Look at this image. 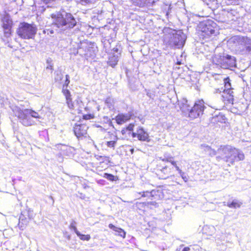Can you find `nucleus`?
Masks as SVG:
<instances>
[{
    "mask_svg": "<svg viewBox=\"0 0 251 251\" xmlns=\"http://www.w3.org/2000/svg\"><path fill=\"white\" fill-rule=\"evenodd\" d=\"M51 17L52 25L58 28L61 32L68 36L74 33L72 29L77 25V22L71 13L63 11L52 14Z\"/></svg>",
    "mask_w": 251,
    "mask_h": 251,
    "instance_id": "1",
    "label": "nucleus"
},
{
    "mask_svg": "<svg viewBox=\"0 0 251 251\" xmlns=\"http://www.w3.org/2000/svg\"><path fill=\"white\" fill-rule=\"evenodd\" d=\"M151 186L148 183H143L141 185L142 191L137 192L135 195L137 199L147 197L151 200V201L145 202V204L151 208H153L158 206L156 201L163 198V194L161 190H149V187Z\"/></svg>",
    "mask_w": 251,
    "mask_h": 251,
    "instance_id": "2",
    "label": "nucleus"
},
{
    "mask_svg": "<svg viewBox=\"0 0 251 251\" xmlns=\"http://www.w3.org/2000/svg\"><path fill=\"white\" fill-rule=\"evenodd\" d=\"M230 49L237 53H251V39L247 36H236L231 38L227 42Z\"/></svg>",
    "mask_w": 251,
    "mask_h": 251,
    "instance_id": "3",
    "label": "nucleus"
},
{
    "mask_svg": "<svg viewBox=\"0 0 251 251\" xmlns=\"http://www.w3.org/2000/svg\"><path fill=\"white\" fill-rule=\"evenodd\" d=\"M186 39V35L182 30H173L171 33L164 34V43L171 48H181L184 46Z\"/></svg>",
    "mask_w": 251,
    "mask_h": 251,
    "instance_id": "4",
    "label": "nucleus"
},
{
    "mask_svg": "<svg viewBox=\"0 0 251 251\" xmlns=\"http://www.w3.org/2000/svg\"><path fill=\"white\" fill-rule=\"evenodd\" d=\"M213 62L218 66L224 69H230L236 67V60L234 56L223 53L216 55L213 58Z\"/></svg>",
    "mask_w": 251,
    "mask_h": 251,
    "instance_id": "5",
    "label": "nucleus"
},
{
    "mask_svg": "<svg viewBox=\"0 0 251 251\" xmlns=\"http://www.w3.org/2000/svg\"><path fill=\"white\" fill-rule=\"evenodd\" d=\"M35 25L25 22L21 23L17 30L18 35L23 39H29L34 37L37 32Z\"/></svg>",
    "mask_w": 251,
    "mask_h": 251,
    "instance_id": "6",
    "label": "nucleus"
},
{
    "mask_svg": "<svg viewBox=\"0 0 251 251\" xmlns=\"http://www.w3.org/2000/svg\"><path fill=\"white\" fill-rule=\"evenodd\" d=\"M12 109L15 115L18 117L20 122L25 126H29L34 124V122L28 114V109L21 110L19 107L13 106Z\"/></svg>",
    "mask_w": 251,
    "mask_h": 251,
    "instance_id": "7",
    "label": "nucleus"
},
{
    "mask_svg": "<svg viewBox=\"0 0 251 251\" xmlns=\"http://www.w3.org/2000/svg\"><path fill=\"white\" fill-rule=\"evenodd\" d=\"M204 103V101L202 100L196 101L194 106L191 108H190L189 111H187L189 114V117L194 119L202 115L205 108Z\"/></svg>",
    "mask_w": 251,
    "mask_h": 251,
    "instance_id": "8",
    "label": "nucleus"
},
{
    "mask_svg": "<svg viewBox=\"0 0 251 251\" xmlns=\"http://www.w3.org/2000/svg\"><path fill=\"white\" fill-rule=\"evenodd\" d=\"M200 27L201 28L202 36L204 38H208L215 33L217 24L212 20H208L201 23Z\"/></svg>",
    "mask_w": 251,
    "mask_h": 251,
    "instance_id": "9",
    "label": "nucleus"
},
{
    "mask_svg": "<svg viewBox=\"0 0 251 251\" xmlns=\"http://www.w3.org/2000/svg\"><path fill=\"white\" fill-rule=\"evenodd\" d=\"M57 149L60 151L58 154V160L59 162L63 161L62 156H72L75 152L74 148L63 144H57L56 145Z\"/></svg>",
    "mask_w": 251,
    "mask_h": 251,
    "instance_id": "10",
    "label": "nucleus"
},
{
    "mask_svg": "<svg viewBox=\"0 0 251 251\" xmlns=\"http://www.w3.org/2000/svg\"><path fill=\"white\" fill-rule=\"evenodd\" d=\"M2 27L4 30V36L9 37L11 35V30L12 25V21L8 15H5L2 19Z\"/></svg>",
    "mask_w": 251,
    "mask_h": 251,
    "instance_id": "11",
    "label": "nucleus"
},
{
    "mask_svg": "<svg viewBox=\"0 0 251 251\" xmlns=\"http://www.w3.org/2000/svg\"><path fill=\"white\" fill-rule=\"evenodd\" d=\"M88 127L85 124H75L74 127V132L78 139L85 137Z\"/></svg>",
    "mask_w": 251,
    "mask_h": 251,
    "instance_id": "12",
    "label": "nucleus"
},
{
    "mask_svg": "<svg viewBox=\"0 0 251 251\" xmlns=\"http://www.w3.org/2000/svg\"><path fill=\"white\" fill-rule=\"evenodd\" d=\"M32 218V216L29 215V211H24L21 213L19 219L18 226L21 230H24L27 223L28 219Z\"/></svg>",
    "mask_w": 251,
    "mask_h": 251,
    "instance_id": "13",
    "label": "nucleus"
},
{
    "mask_svg": "<svg viewBox=\"0 0 251 251\" xmlns=\"http://www.w3.org/2000/svg\"><path fill=\"white\" fill-rule=\"evenodd\" d=\"M232 148V147L229 145H222L218 148L216 152L215 151H213V152H214V154H218L219 155L217 157V158L223 160L226 155L230 153Z\"/></svg>",
    "mask_w": 251,
    "mask_h": 251,
    "instance_id": "14",
    "label": "nucleus"
},
{
    "mask_svg": "<svg viewBox=\"0 0 251 251\" xmlns=\"http://www.w3.org/2000/svg\"><path fill=\"white\" fill-rule=\"evenodd\" d=\"M233 155L231 158L228 160L230 162H235L244 160L245 156L241 151L234 148L233 149Z\"/></svg>",
    "mask_w": 251,
    "mask_h": 251,
    "instance_id": "15",
    "label": "nucleus"
},
{
    "mask_svg": "<svg viewBox=\"0 0 251 251\" xmlns=\"http://www.w3.org/2000/svg\"><path fill=\"white\" fill-rule=\"evenodd\" d=\"M171 174V169L167 166L163 167L158 171L157 175L160 179H165L169 177Z\"/></svg>",
    "mask_w": 251,
    "mask_h": 251,
    "instance_id": "16",
    "label": "nucleus"
},
{
    "mask_svg": "<svg viewBox=\"0 0 251 251\" xmlns=\"http://www.w3.org/2000/svg\"><path fill=\"white\" fill-rule=\"evenodd\" d=\"M62 92L65 97L66 103L68 107L71 109H74L75 108V106L72 100L70 91L69 90L64 89L63 90H62Z\"/></svg>",
    "mask_w": 251,
    "mask_h": 251,
    "instance_id": "17",
    "label": "nucleus"
},
{
    "mask_svg": "<svg viewBox=\"0 0 251 251\" xmlns=\"http://www.w3.org/2000/svg\"><path fill=\"white\" fill-rule=\"evenodd\" d=\"M131 114H119L116 117V121L118 125H122L126 122L131 118Z\"/></svg>",
    "mask_w": 251,
    "mask_h": 251,
    "instance_id": "18",
    "label": "nucleus"
},
{
    "mask_svg": "<svg viewBox=\"0 0 251 251\" xmlns=\"http://www.w3.org/2000/svg\"><path fill=\"white\" fill-rule=\"evenodd\" d=\"M138 139L142 141L149 142V136L148 133L145 131L143 127H139L138 129Z\"/></svg>",
    "mask_w": 251,
    "mask_h": 251,
    "instance_id": "19",
    "label": "nucleus"
},
{
    "mask_svg": "<svg viewBox=\"0 0 251 251\" xmlns=\"http://www.w3.org/2000/svg\"><path fill=\"white\" fill-rule=\"evenodd\" d=\"M108 227L116 232L115 235L120 236L123 238L126 237V232L122 228L117 227L112 224H110Z\"/></svg>",
    "mask_w": 251,
    "mask_h": 251,
    "instance_id": "20",
    "label": "nucleus"
},
{
    "mask_svg": "<svg viewBox=\"0 0 251 251\" xmlns=\"http://www.w3.org/2000/svg\"><path fill=\"white\" fill-rule=\"evenodd\" d=\"M120 57V56L115 53L110 54L107 61L108 64L112 67H114L117 65Z\"/></svg>",
    "mask_w": 251,
    "mask_h": 251,
    "instance_id": "21",
    "label": "nucleus"
},
{
    "mask_svg": "<svg viewBox=\"0 0 251 251\" xmlns=\"http://www.w3.org/2000/svg\"><path fill=\"white\" fill-rule=\"evenodd\" d=\"M233 93V91L230 92V93H228V92H223L222 97L223 98V100L225 103L226 101L228 103H233L234 100Z\"/></svg>",
    "mask_w": 251,
    "mask_h": 251,
    "instance_id": "22",
    "label": "nucleus"
},
{
    "mask_svg": "<svg viewBox=\"0 0 251 251\" xmlns=\"http://www.w3.org/2000/svg\"><path fill=\"white\" fill-rule=\"evenodd\" d=\"M186 99H183L181 101H178V105L180 110L183 112H187L190 110V106L187 103Z\"/></svg>",
    "mask_w": 251,
    "mask_h": 251,
    "instance_id": "23",
    "label": "nucleus"
},
{
    "mask_svg": "<svg viewBox=\"0 0 251 251\" xmlns=\"http://www.w3.org/2000/svg\"><path fill=\"white\" fill-rule=\"evenodd\" d=\"M203 2L212 10H214L219 7L218 0H202Z\"/></svg>",
    "mask_w": 251,
    "mask_h": 251,
    "instance_id": "24",
    "label": "nucleus"
},
{
    "mask_svg": "<svg viewBox=\"0 0 251 251\" xmlns=\"http://www.w3.org/2000/svg\"><path fill=\"white\" fill-rule=\"evenodd\" d=\"M226 120V118L225 116L223 114L219 113L218 115H215L212 117V121L214 123H225Z\"/></svg>",
    "mask_w": 251,
    "mask_h": 251,
    "instance_id": "25",
    "label": "nucleus"
},
{
    "mask_svg": "<svg viewBox=\"0 0 251 251\" xmlns=\"http://www.w3.org/2000/svg\"><path fill=\"white\" fill-rule=\"evenodd\" d=\"M132 1L134 5L141 7L154 2V0H132Z\"/></svg>",
    "mask_w": 251,
    "mask_h": 251,
    "instance_id": "26",
    "label": "nucleus"
},
{
    "mask_svg": "<svg viewBox=\"0 0 251 251\" xmlns=\"http://www.w3.org/2000/svg\"><path fill=\"white\" fill-rule=\"evenodd\" d=\"M242 203V202L240 201L234 199L232 201H228L226 205L231 208H236L240 207Z\"/></svg>",
    "mask_w": 251,
    "mask_h": 251,
    "instance_id": "27",
    "label": "nucleus"
},
{
    "mask_svg": "<svg viewBox=\"0 0 251 251\" xmlns=\"http://www.w3.org/2000/svg\"><path fill=\"white\" fill-rule=\"evenodd\" d=\"M224 83L225 89L223 90V92H228V93H230V92L233 91L231 87V84L229 77H226L224 79Z\"/></svg>",
    "mask_w": 251,
    "mask_h": 251,
    "instance_id": "28",
    "label": "nucleus"
},
{
    "mask_svg": "<svg viewBox=\"0 0 251 251\" xmlns=\"http://www.w3.org/2000/svg\"><path fill=\"white\" fill-rule=\"evenodd\" d=\"M54 81L56 82L60 83L63 78V74L60 70L55 71L54 73Z\"/></svg>",
    "mask_w": 251,
    "mask_h": 251,
    "instance_id": "29",
    "label": "nucleus"
},
{
    "mask_svg": "<svg viewBox=\"0 0 251 251\" xmlns=\"http://www.w3.org/2000/svg\"><path fill=\"white\" fill-rule=\"evenodd\" d=\"M103 177L111 181H116L118 179L117 176L106 173H104Z\"/></svg>",
    "mask_w": 251,
    "mask_h": 251,
    "instance_id": "30",
    "label": "nucleus"
},
{
    "mask_svg": "<svg viewBox=\"0 0 251 251\" xmlns=\"http://www.w3.org/2000/svg\"><path fill=\"white\" fill-rule=\"evenodd\" d=\"M105 103L107 105L109 109L114 108V99L111 97H107L105 100Z\"/></svg>",
    "mask_w": 251,
    "mask_h": 251,
    "instance_id": "31",
    "label": "nucleus"
},
{
    "mask_svg": "<svg viewBox=\"0 0 251 251\" xmlns=\"http://www.w3.org/2000/svg\"><path fill=\"white\" fill-rule=\"evenodd\" d=\"M233 149L234 148H232V150H231V151H230V153H229L228 154H227L224 157V159H223V161L227 163L228 165H229L230 164H233L234 163V162H230L228 160H229V159H230V158H231V156L233 155L232 153L233 152Z\"/></svg>",
    "mask_w": 251,
    "mask_h": 251,
    "instance_id": "32",
    "label": "nucleus"
},
{
    "mask_svg": "<svg viewBox=\"0 0 251 251\" xmlns=\"http://www.w3.org/2000/svg\"><path fill=\"white\" fill-rule=\"evenodd\" d=\"M78 237L80 238V240L83 241H89L90 238V235L89 234L85 235L81 234L79 231L77 232L76 234Z\"/></svg>",
    "mask_w": 251,
    "mask_h": 251,
    "instance_id": "33",
    "label": "nucleus"
},
{
    "mask_svg": "<svg viewBox=\"0 0 251 251\" xmlns=\"http://www.w3.org/2000/svg\"><path fill=\"white\" fill-rule=\"evenodd\" d=\"M70 82V76L69 75H65V80L64 83L63 85L62 90H63L64 89V90H68L67 89V87H68Z\"/></svg>",
    "mask_w": 251,
    "mask_h": 251,
    "instance_id": "34",
    "label": "nucleus"
},
{
    "mask_svg": "<svg viewBox=\"0 0 251 251\" xmlns=\"http://www.w3.org/2000/svg\"><path fill=\"white\" fill-rule=\"evenodd\" d=\"M76 223L74 220H72L70 225L69 226L70 229L73 230L74 232L76 234L78 231L76 227Z\"/></svg>",
    "mask_w": 251,
    "mask_h": 251,
    "instance_id": "35",
    "label": "nucleus"
},
{
    "mask_svg": "<svg viewBox=\"0 0 251 251\" xmlns=\"http://www.w3.org/2000/svg\"><path fill=\"white\" fill-rule=\"evenodd\" d=\"M112 51V53H115V54H118V55L120 56L121 52V46L119 44L117 45L115 47L113 48Z\"/></svg>",
    "mask_w": 251,
    "mask_h": 251,
    "instance_id": "36",
    "label": "nucleus"
},
{
    "mask_svg": "<svg viewBox=\"0 0 251 251\" xmlns=\"http://www.w3.org/2000/svg\"><path fill=\"white\" fill-rule=\"evenodd\" d=\"M28 114L31 118H40V116L38 113L33 110H28Z\"/></svg>",
    "mask_w": 251,
    "mask_h": 251,
    "instance_id": "37",
    "label": "nucleus"
},
{
    "mask_svg": "<svg viewBox=\"0 0 251 251\" xmlns=\"http://www.w3.org/2000/svg\"><path fill=\"white\" fill-rule=\"evenodd\" d=\"M179 175L184 182H186L188 181L189 177L184 172H180Z\"/></svg>",
    "mask_w": 251,
    "mask_h": 251,
    "instance_id": "38",
    "label": "nucleus"
},
{
    "mask_svg": "<svg viewBox=\"0 0 251 251\" xmlns=\"http://www.w3.org/2000/svg\"><path fill=\"white\" fill-rule=\"evenodd\" d=\"M116 144V141H110L107 142L106 145L109 148H114Z\"/></svg>",
    "mask_w": 251,
    "mask_h": 251,
    "instance_id": "39",
    "label": "nucleus"
},
{
    "mask_svg": "<svg viewBox=\"0 0 251 251\" xmlns=\"http://www.w3.org/2000/svg\"><path fill=\"white\" fill-rule=\"evenodd\" d=\"M173 158L172 157L167 158L166 161L167 162H170L172 165L174 166L176 163V161L173 160Z\"/></svg>",
    "mask_w": 251,
    "mask_h": 251,
    "instance_id": "40",
    "label": "nucleus"
},
{
    "mask_svg": "<svg viewBox=\"0 0 251 251\" xmlns=\"http://www.w3.org/2000/svg\"><path fill=\"white\" fill-rule=\"evenodd\" d=\"M93 116L91 114H86L83 116V118L85 120L91 119L93 118Z\"/></svg>",
    "mask_w": 251,
    "mask_h": 251,
    "instance_id": "41",
    "label": "nucleus"
},
{
    "mask_svg": "<svg viewBox=\"0 0 251 251\" xmlns=\"http://www.w3.org/2000/svg\"><path fill=\"white\" fill-rule=\"evenodd\" d=\"M133 127L134 125L130 124L127 126L126 128L129 131H132L133 130Z\"/></svg>",
    "mask_w": 251,
    "mask_h": 251,
    "instance_id": "42",
    "label": "nucleus"
},
{
    "mask_svg": "<svg viewBox=\"0 0 251 251\" xmlns=\"http://www.w3.org/2000/svg\"><path fill=\"white\" fill-rule=\"evenodd\" d=\"M146 95L147 96H148L151 99H153V94H152L150 92V91H147Z\"/></svg>",
    "mask_w": 251,
    "mask_h": 251,
    "instance_id": "43",
    "label": "nucleus"
},
{
    "mask_svg": "<svg viewBox=\"0 0 251 251\" xmlns=\"http://www.w3.org/2000/svg\"><path fill=\"white\" fill-rule=\"evenodd\" d=\"M174 166L175 167L176 170L178 172L179 174H180V172H182L181 170L179 168V167L177 165L176 163Z\"/></svg>",
    "mask_w": 251,
    "mask_h": 251,
    "instance_id": "44",
    "label": "nucleus"
},
{
    "mask_svg": "<svg viewBox=\"0 0 251 251\" xmlns=\"http://www.w3.org/2000/svg\"><path fill=\"white\" fill-rule=\"evenodd\" d=\"M138 129L137 130L136 132H132V137L133 138L136 137H137L138 138Z\"/></svg>",
    "mask_w": 251,
    "mask_h": 251,
    "instance_id": "45",
    "label": "nucleus"
},
{
    "mask_svg": "<svg viewBox=\"0 0 251 251\" xmlns=\"http://www.w3.org/2000/svg\"><path fill=\"white\" fill-rule=\"evenodd\" d=\"M181 251H192L190 247H184Z\"/></svg>",
    "mask_w": 251,
    "mask_h": 251,
    "instance_id": "46",
    "label": "nucleus"
},
{
    "mask_svg": "<svg viewBox=\"0 0 251 251\" xmlns=\"http://www.w3.org/2000/svg\"><path fill=\"white\" fill-rule=\"evenodd\" d=\"M47 69H50L52 71L53 70V66L52 65H49L47 67Z\"/></svg>",
    "mask_w": 251,
    "mask_h": 251,
    "instance_id": "47",
    "label": "nucleus"
},
{
    "mask_svg": "<svg viewBox=\"0 0 251 251\" xmlns=\"http://www.w3.org/2000/svg\"><path fill=\"white\" fill-rule=\"evenodd\" d=\"M204 146L205 147L206 150H207V151H209V150H211V148L209 146H208L207 145V146Z\"/></svg>",
    "mask_w": 251,
    "mask_h": 251,
    "instance_id": "48",
    "label": "nucleus"
},
{
    "mask_svg": "<svg viewBox=\"0 0 251 251\" xmlns=\"http://www.w3.org/2000/svg\"><path fill=\"white\" fill-rule=\"evenodd\" d=\"M49 198H50V200H51V201H52V203H54V200H53V199L52 197V196H50Z\"/></svg>",
    "mask_w": 251,
    "mask_h": 251,
    "instance_id": "49",
    "label": "nucleus"
},
{
    "mask_svg": "<svg viewBox=\"0 0 251 251\" xmlns=\"http://www.w3.org/2000/svg\"><path fill=\"white\" fill-rule=\"evenodd\" d=\"M130 151L131 152V154H133L134 152V149H131L130 150Z\"/></svg>",
    "mask_w": 251,
    "mask_h": 251,
    "instance_id": "50",
    "label": "nucleus"
},
{
    "mask_svg": "<svg viewBox=\"0 0 251 251\" xmlns=\"http://www.w3.org/2000/svg\"><path fill=\"white\" fill-rule=\"evenodd\" d=\"M211 107L214 108V109H218V108L216 107V106H210Z\"/></svg>",
    "mask_w": 251,
    "mask_h": 251,
    "instance_id": "51",
    "label": "nucleus"
},
{
    "mask_svg": "<svg viewBox=\"0 0 251 251\" xmlns=\"http://www.w3.org/2000/svg\"><path fill=\"white\" fill-rule=\"evenodd\" d=\"M160 159H161L163 161L167 162V161H166V159H167V158H163V159H161V158H160Z\"/></svg>",
    "mask_w": 251,
    "mask_h": 251,
    "instance_id": "52",
    "label": "nucleus"
},
{
    "mask_svg": "<svg viewBox=\"0 0 251 251\" xmlns=\"http://www.w3.org/2000/svg\"><path fill=\"white\" fill-rule=\"evenodd\" d=\"M176 64L179 65L181 64V62L180 61H177Z\"/></svg>",
    "mask_w": 251,
    "mask_h": 251,
    "instance_id": "53",
    "label": "nucleus"
},
{
    "mask_svg": "<svg viewBox=\"0 0 251 251\" xmlns=\"http://www.w3.org/2000/svg\"><path fill=\"white\" fill-rule=\"evenodd\" d=\"M67 239H68V240H70V235L67 236Z\"/></svg>",
    "mask_w": 251,
    "mask_h": 251,
    "instance_id": "54",
    "label": "nucleus"
},
{
    "mask_svg": "<svg viewBox=\"0 0 251 251\" xmlns=\"http://www.w3.org/2000/svg\"><path fill=\"white\" fill-rule=\"evenodd\" d=\"M50 33H53V31H50Z\"/></svg>",
    "mask_w": 251,
    "mask_h": 251,
    "instance_id": "55",
    "label": "nucleus"
}]
</instances>
